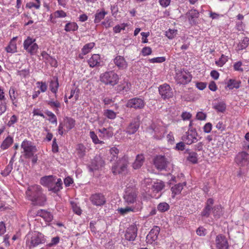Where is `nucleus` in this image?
I'll list each match as a JSON object with an SVG mask.
<instances>
[{"label": "nucleus", "instance_id": "53", "mask_svg": "<svg viewBox=\"0 0 249 249\" xmlns=\"http://www.w3.org/2000/svg\"><path fill=\"white\" fill-rule=\"evenodd\" d=\"M48 104L53 108L55 107L56 112L57 111H58V108L60 107V103L58 101H53V100H50L48 101Z\"/></svg>", "mask_w": 249, "mask_h": 249}, {"label": "nucleus", "instance_id": "29", "mask_svg": "<svg viewBox=\"0 0 249 249\" xmlns=\"http://www.w3.org/2000/svg\"><path fill=\"white\" fill-rule=\"evenodd\" d=\"M17 37H13V39L10 41L8 46L5 48L6 51L8 53H15L17 52V43L16 40Z\"/></svg>", "mask_w": 249, "mask_h": 249}, {"label": "nucleus", "instance_id": "27", "mask_svg": "<svg viewBox=\"0 0 249 249\" xmlns=\"http://www.w3.org/2000/svg\"><path fill=\"white\" fill-rule=\"evenodd\" d=\"M144 157L142 154H139L136 156L134 162L133 163L132 167L134 169L140 168L143 165L144 161Z\"/></svg>", "mask_w": 249, "mask_h": 249}, {"label": "nucleus", "instance_id": "60", "mask_svg": "<svg viewBox=\"0 0 249 249\" xmlns=\"http://www.w3.org/2000/svg\"><path fill=\"white\" fill-rule=\"evenodd\" d=\"M142 53L143 56L150 55L152 53V49L149 47H145L142 48Z\"/></svg>", "mask_w": 249, "mask_h": 249}, {"label": "nucleus", "instance_id": "39", "mask_svg": "<svg viewBox=\"0 0 249 249\" xmlns=\"http://www.w3.org/2000/svg\"><path fill=\"white\" fill-rule=\"evenodd\" d=\"M78 26L75 22H69L65 25V30L66 32L75 31L78 29Z\"/></svg>", "mask_w": 249, "mask_h": 249}, {"label": "nucleus", "instance_id": "22", "mask_svg": "<svg viewBox=\"0 0 249 249\" xmlns=\"http://www.w3.org/2000/svg\"><path fill=\"white\" fill-rule=\"evenodd\" d=\"M88 64L90 67L94 68L99 66L100 64L101 58L98 54H94L88 61Z\"/></svg>", "mask_w": 249, "mask_h": 249}, {"label": "nucleus", "instance_id": "14", "mask_svg": "<svg viewBox=\"0 0 249 249\" xmlns=\"http://www.w3.org/2000/svg\"><path fill=\"white\" fill-rule=\"evenodd\" d=\"M89 199L91 203L96 206H103L106 202L104 195L101 193H96L92 195Z\"/></svg>", "mask_w": 249, "mask_h": 249}, {"label": "nucleus", "instance_id": "2", "mask_svg": "<svg viewBox=\"0 0 249 249\" xmlns=\"http://www.w3.org/2000/svg\"><path fill=\"white\" fill-rule=\"evenodd\" d=\"M214 200L210 198L205 203V206L201 213V216L203 217L208 218L212 214L215 219H219L224 214V210L221 205L218 204L213 206Z\"/></svg>", "mask_w": 249, "mask_h": 249}, {"label": "nucleus", "instance_id": "52", "mask_svg": "<svg viewBox=\"0 0 249 249\" xmlns=\"http://www.w3.org/2000/svg\"><path fill=\"white\" fill-rule=\"evenodd\" d=\"M46 114L50 118L49 121L52 124H57V118L55 115L51 111H48L46 112Z\"/></svg>", "mask_w": 249, "mask_h": 249}, {"label": "nucleus", "instance_id": "43", "mask_svg": "<svg viewBox=\"0 0 249 249\" xmlns=\"http://www.w3.org/2000/svg\"><path fill=\"white\" fill-rule=\"evenodd\" d=\"M187 159L192 163H196L197 161V154L195 152H189Z\"/></svg>", "mask_w": 249, "mask_h": 249}, {"label": "nucleus", "instance_id": "34", "mask_svg": "<svg viewBox=\"0 0 249 249\" xmlns=\"http://www.w3.org/2000/svg\"><path fill=\"white\" fill-rule=\"evenodd\" d=\"M13 142V139L10 136H8L3 141L1 144V148L3 150H5L10 146V145Z\"/></svg>", "mask_w": 249, "mask_h": 249}, {"label": "nucleus", "instance_id": "7", "mask_svg": "<svg viewBox=\"0 0 249 249\" xmlns=\"http://www.w3.org/2000/svg\"><path fill=\"white\" fill-rule=\"evenodd\" d=\"M21 147L23 150L24 155L26 158H30L37 151L36 146L32 142L27 140H24L21 144Z\"/></svg>", "mask_w": 249, "mask_h": 249}, {"label": "nucleus", "instance_id": "19", "mask_svg": "<svg viewBox=\"0 0 249 249\" xmlns=\"http://www.w3.org/2000/svg\"><path fill=\"white\" fill-rule=\"evenodd\" d=\"M160 231V229L158 226H155L151 230L146 236L147 242L151 244L155 241L158 238Z\"/></svg>", "mask_w": 249, "mask_h": 249}, {"label": "nucleus", "instance_id": "28", "mask_svg": "<svg viewBox=\"0 0 249 249\" xmlns=\"http://www.w3.org/2000/svg\"><path fill=\"white\" fill-rule=\"evenodd\" d=\"M139 127L138 122L134 121L131 122L126 129V132L129 135L134 134Z\"/></svg>", "mask_w": 249, "mask_h": 249}, {"label": "nucleus", "instance_id": "36", "mask_svg": "<svg viewBox=\"0 0 249 249\" xmlns=\"http://www.w3.org/2000/svg\"><path fill=\"white\" fill-rule=\"evenodd\" d=\"M134 209L133 206H126L125 208H118L117 211L120 214L124 215L130 212H133Z\"/></svg>", "mask_w": 249, "mask_h": 249}, {"label": "nucleus", "instance_id": "32", "mask_svg": "<svg viewBox=\"0 0 249 249\" xmlns=\"http://www.w3.org/2000/svg\"><path fill=\"white\" fill-rule=\"evenodd\" d=\"M249 44V38L247 37H244L237 45V49L238 51L245 49Z\"/></svg>", "mask_w": 249, "mask_h": 249}, {"label": "nucleus", "instance_id": "58", "mask_svg": "<svg viewBox=\"0 0 249 249\" xmlns=\"http://www.w3.org/2000/svg\"><path fill=\"white\" fill-rule=\"evenodd\" d=\"M196 234L200 236H204L207 233L206 230L203 227H199L196 231Z\"/></svg>", "mask_w": 249, "mask_h": 249}, {"label": "nucleus", "instance_id": "15", "mask_svg": "<svg viewBox=\"0 0 249 249\" xmlns=\"http://www.w3.org/2000/svg\"><path fill=\"white\" fill-rule=\"evenodd\" d=\"M159 93L164 99H168L173 96V92L170 86L165 84L160 86L159 88Z\"/></svg>", "mask_w": 249, "mask_h": 249}, {"label": "nucleus", "instance_id": "45", "mask_svg": "<svg viewBox=\"0 0 249 249\" xmlns=\"http://www.w3.org/2000/svg\"><path fill=\"white\" fill-rule=\"evenodd\" d=\"M9 93L10 99L13 102V104H15L14 101L17 98L18 95V93L16 91V89L13 87H11L9 89Z\"/></svg>", "mask_w": 249, "mask_h": 249}, {"label": "nucleus", "instance_id": "51", "mask_svg": "<svg viewBox=\"0 0 249 249\" xmlns=\"http://www.w3.org/2000/svg\"><path fill=\"white\" fill-rule=\"evenodd\" d=\"M71 206L73 211L78 215H80L82 213V210L80 207L78 206L76 203L73 201L71 202Z\"/></svg>", "mask_w": 249, "mask_h": 249}, {"label": "nucleus", "instance_id": "49", "mask_svg": "<svg viewBox=\"0 0 249 249\" xmlns=\"http://www.w3.org/2000/svg\"><path fill=\"white\" fill-rule=\"evenodd\" d=\"M178 31L176 29H169L166 32V36L169 39L174 38L177 35Z\"/></svg>", "mask_w": 249, "mask_h": 249}, {"label": "nucleus", "instance_id": "35", "mask_svg": "<svg viewBox=\"0 0 249 249\" xmlns=\"http://www.w3.org/2000/svg\"><path fill=\"white\" fill-rule=\"evenodd\" d=\"M213 107L217 111L223 112L226 110V105L224 102H219L213 104Z\"/></svg>", "mask_w": 249, "mask_h": 249}, {"label": "nucleus", "instance_id": "25", "mask_svg": "<svg viewBox=\"0 0 249 249\" xmlns=\"http://www.w3.org/2000/svg\"><path fill=\"white\" fill-rule=\"evenodd\" d=\"M165 185L162 181H157L154 182L151 187L152 192L157 194L160 192L164 187Z\"/></svg>", "mask_w": 249, "mask_h": 249}, {"label": "nucleus", "instance_id": "21", "mask_svg": "<svg viewBox=\"0 0 249 249\" xmlns=\"http://www.w3.org/2000/svg\"><path fill=\"white\" fill-rule=\"evenodd\" d=\"M199 15V13L196 9H192L186 14L189 21L192 25H195L196 23V20Z\"/></svg>", "mask_w": 249, "mask_h": 249}, {"label": "nucleus", "instance_id": "46", "mask_svg": "<svg viewBox=\"0 0 249 249\" xmlns=\"http://www.w3.org/2000/svg\"><path fill=\"white\" fill-rule=\"evenodd\" d=\"M228 60L227 56L222 54L219 59L215 61V64L219 67H222L228 61Z\"/></svg>", "mask_w": 249, "mask_h": 249}, {"label": "nucleus", "instance_id": "18", "mask_svg": "<svg viewBox=\"0 0 249 249\" xmlns=\"http://www.w3.org/2000/svg\"><path fill=\"white\" fill-rule=\"evenodd\" d=\"M115 66L120 70H124L127 69L128 63L124 58L121 55H117L113 59Z\"/></svg>", "mask_w": 249, "mask_h": 249}, {"label": "nucleus", "instance_id": "5", "mask_svg": "<svg viewBox=\"0 0 249 249\" xmlns=\"http://www.w3.org/2000/svg\"><path fill=\"white\" fill-rule=\"evenodd\" d=\"M100 79L105 85L114 86L118 84L119 77L114 71H109L101 74Z\"/></svg>", "mask_w": 249, "mask_h": 249}, {"label": "nucleus", "instance_id": "26", "mask_svg": "<svg viewBox=\"0 0 249 249\" xmlns=\"http://www.w3.org/2000/svg\"><path fill=\"white\" fill-rule=\"evenodd\" d=\"M153 129L155 133V137L157 139H160L164 137L165 133V128L162 126H156L154 125Z\"/></svg>", "mask_w": 249, "mask_h": 249}, {"label": "nucleus", "instance_id": "55", "mask_svg": "<svg viewBox=\"0 0 249 249\" xmlns=\"http://www.w3.org/2000/svg\"><path fill=\"white\" fill-rule=\"evenodd\" d=\"M99 132L103 134L104 136H107V137H110L113 135L112 132L107 128H102L101 129H99Z\"/></svg>", "mask_w": 249, "mask_h": 249}, {"label": "nucleus", "instance_id": "44", "mask_svg": "<svg viewBox=\"0 0 249 249\" xmlns=\"http://www.w3.org/2000/svg\"><path fill=\"white\" fill-rule=\"evenodd\" d=\"M13 161L11 160L8 165L5 167V169L2 172L1 174L3 176H8L11 172L13 169Z\"/></svg>", "mask_w": 249, "mask_h": 249}, {"label": "nucleus", "instance_id": "59", "mask_svg": "<svg viewBox=\"0 0 249 249\" xmlns=\"http://www.w3.org/2000/svg\"><path fill=\"white\" fill-rule=\"evenodd\" d=\"M152 180L151 178H145L142 182V185L143 186H145L150 189V186H152Z\"/></svg>", "mask_w": 249, "mask_h": 249}, {"label": "nucleus", "instance_id": "63", "mask_svg": "<svg viewBox=\"0 0 249 249\" xmlns=\"http://www.w3.org/2000/svg\"><path fill=\"white\" fill-rule=\"evenodd\" d=\"M18 121V117L15 115H13L11 118L10 120L8 121L7 125L9 126H11L15 124Z\"/></svg>", "mask_w": 249, "mask_h": 249}, {"label": "nucleus", "instance_id": "56", "mask_svg": "<svg viewBox=\"0 0 249 249\" xmlns=\"http://www.w3.org/2000/svg\"><path fill=\"white\" fill-rule=\"evenodd\" d=\"M53 16L55 18H61L66 17V13L63 10H57L54 12Z\"/></svg>", "mask_w": 249, "mask_h": 249}, {"label": "nucleus", "instance_id": "4", "mask_svg": "<svg viewBox=\"0 0 249 249\" xmlns=\"http://www.w3.org/2000/svg\"><path fill=\"white\" fill-rule=\"evenodd\" d=\"M45 242L43 235L37 231L29 233L26 236V249H32Z\"/></svg>", "mask_w": 249, "mask_h": 249}, {"label": "nucleus", "instance_id": "62", "mask_svg": "<svg viewBox=\"0 0 249 249\" xmlns=\"http://www.w3.org/2000/svg\"><path fill=\"white\" fill-rule=\"evenodd\" d=\"M29 74V69H23L20 71H18L17 72V74L23 77H25L26 76L28 75Z\"/></svg>", "mask_w": 249, "mask_h": 249}, {"label": "nucleus", "instance_id": "31", "mask_svg": "<svg viewBox=\"0 0 249 249\" xmlns=\"http://www.w3.org/2000/svg\"><path fill=\"white\" fill-rule=\"evenodd\" d=\"M241 81L235 79H230L227 83V87L230 89H238L240 87Z\"/></svg>", "mask_w": 249, "mask_h": 249}, {"label": "nucleus", "instance_id": "13", "mask_svg": "<svg viewBox=\"0 0 249 249\" xmlns=\"http://www.w3.org/2000/svg\"><path fill=\"white\" fill-rule=\"evenodd\" d=\"M144 106L145 102L144 100L142 98L138 97L129 99L126 103L127 107L134 108L136 109L143 108Z\"/></svg>", "mask_w": 249, "mask_h": 249}, {"label": "nucleus", "instance_id": "10", "mask_svg": "<svg viewBox=\"0 0 249 249\" xmlns=\"http://www.w3.org/2000/svg\"><path fill=\"white\" fill-rule=\"evenodd\" d=\"M137 193L136 190L132 188H127L124 198L126 203L128 204H132L136 201Z\"/></svg>", "mask_w": 249, "mask_h": 249}, {"label": "nucleus", "instance_id": "41", "mask_svg": "<svg viewBox=\"0 0 249 249\" xmlns=\"http://www.w3.org/2000/svg\"><path fill=\"white\" fill-rule=\"evenodd\" d=\"M59 86L58 82L56 78L54 81H51L50 84V88L52 92L56 94Z\"/></svg>", "mask_w": 249, "mask_h": 249}, {"label": "nucleus", "instance_id": "17", "mask_svg": "<svg viewBox=\"0 0 249 249\" xmlns=\"http://www.w3.org/2000/svg\"><path fill=\"white\" fill-rule=\"evenodd\" d=\"M215 244L218 249H228L229 248V244L226 238L222 234L216 236Z\"/></svg>", "mask_w": 249, "mask_h": 249}, {"label": "nucleus", "instance_id": "38", "mask_svg": "<svg viewBox=\"0 0 249 249\" xmlns=\"http://www.w3.org/2000/svg\"><path fill=\"white\" fill-rule=\"evenodd\" d=\"M76 151L79 157H83L86 152V148L82 144H79L77 145Z\"/></svg>", "mask_w": 249, "mask_h": 249}, {"label": "nucleus", "instance_id": "16", "mask_svg": "<svg viewBox=\"0 0 249 249\" xmlns=\"http://www.w3.org/2000/svg\"><path fill=\"white\" fill-rule=\"evenodd\" d=\"M137 235V228L135 225L130 226L126 230L125 239L128 241L135 240Z\"/></svg>", "mask_w": 249, "mask_h": 249}, {"label": "nucleus", "instance_id": "37", "mask_svg": "<svg viewBox=\"0 0 249 249\" xmlns=\"http://www.w3.org/2000/svg\"><path fill=\"white\" fill-rule=\"evenodd\" d=\"M94 46L95 43L94 42H90L85 44L82 49V54L86 55L89 53Z\"/></svg>", "mask_w": 249, "mask_h": 249}, {"label": "nucleus", "instance_id": "64", "mask_svg": "<svg viewBox=\"0 0 249 249\" xmlns=\"http://www.w3.org/2000/svg\"><path fill=\"white\" fill-rule=\"evenodd\" d=\"M212 128V125L210 123H206L203 127V131L204 132L210 133Z\"/></svg>", "mask_w": 249, "mask_h": 249}, {"label": "nucleus", "instance_id": "47", "mask_svg": "<svg viewBox=\"0 0 249 249\" xmlns=\"http://www.w3.org/2000/svg\"><path fill=\"white\" fill-rule=\"evenodd\" d=\"M89 136L90 138L92 139V142L95 144H102L104 143L103 141H101L99 140L97 136L96 135L94 131H90L89 132Z\"/></svg>", "mask_w": 249, "mask_h": 249}, {"label": "nucleus", "instance_id": "40", "mask_svg": "<svg viewBox=\"0 0 249 249\" xmlns=\"http://www.w3.org/2000/svg\"><path fill=\"white\" fill-rule=\"evenodd\" d=\"M107 13L105 11H100L96 13L95 15L94 22L95 23H99L103 19Z\"/></svg>", "mask_w": 249, "mask_h": 249}, {"label": "nucleus", "instance_id": "61", "mask_svg": "<svg viewBox=\"0 0 249 249\" xmlns=\"http://www.w3.org/2000/svg\"><path fill=\"white\" fill-rule=\"evenodd\" d=\"M110 152L111 155H112V159L111 160H115L117 158V155L119 153V150L116 147H112L110 149Z\"/></svg>", "mask_w": 249, "mask_h": 249}, {"label": "nucleus", "instance_id": "50", "mask_svg": "<svg viewBox=\"0 0 249 249\" xmlns=\"http://www.w3.org/2000/svg\"><path fill=\"white\" fill-rule=\"evenodd\" d=\"M36 84L41 92H45L47 90L48 86L45 82L38 81L36 82Z\"/></svg>", "mask_w": 249, "mask_h": 249}, {"label": "nucleus", "instance_id": "11", "mask_svg": "<svg viewBox=\"0 0 249 249\" xmlns=\"http://www.w3.org/2000/svg\"><path fill=\"white\" fill-rule=\"evenodd\" d=\"M235 162L240 166H246L249 164V154L245 151L240 152L236 155Z\"/></svg>", "mask_w": 249, "mask_h": 249}, {"label": "nucleus", "instance_id": "48", "mask_svg": "<svg viewBox=\"0 0 249 249\" xmlns=\"http://www.w3.org/2000/svg\"><path fill=\"white\" fill-rule=\"evenodd\" d=\"M104 115L109 119H114L116 118V113L112 110L107 109L105 110L104 113Z\"/></svg>", "mask_w": 249, "mask_h": 249}, {"label": "nucleus", "instance_id": "42", "mask_svg": "<svg viewBox=\"0 0 249 249\" xmlns=\"http://www.w3.org/2000/svg\"><path fill=\"white\" fill-rule=\"evenodd\" d=\"M169 209V204L164 202L159 203L157 206L158 210L161 213L168 211Z\"/></svg>", "mask_w": 249, "mask_h": 249}, {"label": "nucleus", "instance_id": "57", "mask_svg": "<svg viewBox=\"0 0 249 249\" xmlns=\"http://www.w3.org/2000/svg\"><path fill=\"white\" fill-rule=\"evenodd\" d=\"M242 63L241 61L236 62L233 65V69L235 71L243 72L244 71V69L242 67Z\"/></svg>", "mask_w": 249, "mask_h": 249}, {"label": "nucleus", "instance_id": "6", "mask_svg": "<svg viewBox=\"0 0 249 249\" xmlns=\"http://www.w3.org/2000/svg\"><path fill=\"white\" fill-rule=\"evenodd\" d=\"M175 79L178 84L185 85L191 81L192 76L188 71L178 69L176 70Z\"/></svg>", "mask_w": 249, "mask_h": 249}, {"label": "nucleus", "instance_id": "33", "mask_svg": "<svg viewBox=\"0 0 249 249\" xmlns=\"http://www.w3.org/2000/svg\"><path fill=\"white\" fill-rule=\"evenodd\" d=\"M186 183H178L172 187L171 191H172L173 197H175V195L179 194L183 189V185H185Z\"/></svg>", "mask_w": 249, "mask_h": 249}, {"label": "nucleus", "instance_id": "54", "mask_svg": "<svg viewBox=\"0 0 249 249\" xmlns=\"http://www.w3.org/2000/svg\"><path fill=\"white\" fill-rule=\"evenodd\" d=\"M166 60V58L164 56L158 57L149 59V61L150 63H162Z\"/></svg>", "mask_w": 249, "mask_h": 249}, {"label": "nucleus", "instance_id": "24", "mask_svg": "<svg viewBox=\"0 0 249 249\" xmlns=\"http://www.w3.org/2000/svg\"><path fill=\"white\" fill-rule=\"evenodd\" d=\"M36 215L42 217L47 222H51L53 218V216L51 213L42 209L39 210L37 212Z\"/></svg>", "mask_w": 249, "mask_h": 249}, {"label": "nucleus", "instance_id": "20", "mask_svg": "<svg viewBox=\"0 0 249 249\" xmlns=\"http://www.w3.org/2000/svg\"><path fill=\"white\" fill-rule=\"evenodd\" d=\"M168 161L164 156H157L154 160V164L156 168L159 170L164 169L167 165Z\"/></svg>", "mask_w": 249, "mask_h": 249}, {"label": "nucleus", "instance_id": "1", "mask_svg": "<svg viewBox=\"0 0 249 249\" xmlns=\"http://www.w3.org/2000/svg\"><path fill=\"white\" fill-rule=\"evenodd\" d=\"M25 196L34 206H43L47 200L42 188L37 184L28 185L25 192Z\"/></svg>", "mask_w": 249, "mask_h": 249}, {"label": "nucleus", "instance_id": "23", "mask_svg": "<svg viewBox=\"0 0 249 249\" xmlns=\"http://www.w3.org/2000/svg\"><path fill=\"white\" fill-rule=\"evenodd\" d=\"M104 164V162L102 158L99 156H96L91 162L90 168L92 171L97 170L102 167Z\"/></svg>", "mask_w": 249, "mask_h": 249}, {"label": "nucleus", "instance_id": "9", "mask_svg": "<svg viewBox=\"0 0 249 249\" xmlns=\"http://www.w3.org/2000/svg\"><path fill=\"white\" fill-rule=\"evenodd\" d=\"M128 162L125 158L119 160L112 167V171L114 174L124 173L127 171Z\"/></svg>", "mask_w": 249, "mask_h": 249}, {"label": "nucleus", "instance_id": "30", "mask_svg": "<svg viewBox=\"0 0 249 249\" xmlns=\"http://www.w3.org/2000/svg\"><path fill=\"white\" fill-rule=\"evenodd\" d=\"M75 124V120L71 117H65L64 119V126L66 127L68 131L73 128Z\"/></svg>", "mask_w": 249, "mask_h": 249}, {"label": "nucleus", "instance_id": "12", "mask_svg": "<svg viewBox=\"0 0 249 249\" xmlns=\"http://www.w3.org/2000/svg\"><path fill=\"white\" fill-rule=\"evenodd\" d=\"M197 133L195 129L189 128L185 134L182 136V140L187 144H191L197 141Z\"/></svg>", "mask_w": 249, "mask_h": 249}, {"label": "nucleus", "instance_id": "8", "mask_svg": "<svg viewBox=\"0 0 249 249\" xmlns=\"http://www.w3.org/2000/svg\"><path fill=\"white\" fill-rule=\"evenodd\" d=\"M24 49L31 55L35 54L38 49V45L36 43V39L28 36L23 42Z\"/></svg>", "mask_w": 249, "mask_h": 249}, {"label": "nucleus", "instance_id": "3", "mask_svg": "<svg viewBox=\"0 0 249 249\" xmlns=\"http://www.w3.org/2000/svg\"><path fill=\"white\" fill-rule=\"evenodd\" d=\"M40 183L43 186H47L49 190L54 193L58 192L62 188L61 179L57 178L56 181V178L52 176L42 178L40 179Z\"/></svg>", "mask_w": 249, "mask_h": 249}]
</instances>
